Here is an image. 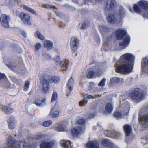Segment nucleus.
Listing matches in <instances>:
<instances>
[{
  "label": "nucleus",
  "mask_w": 148,
  "mask_h": 148,
  "mask_svg": "<svg viewBox=\"0 0 148 148\" xmlns=\"http://www.w3.org/2000/svg\"><path fill=\"white\" fill-rule=\"evenodd\" d=\"M1 109L3 112L7 114L12 113L14 111V108L12 107L6 105H2Z\"/></svg>",
  "instance_id": "obj_18"
},
{
  "label": "nucleus",
  "mask_w": 148,
  "mask_h": 148,
  "mask_svg": "<svg viewBox=\"0 0 148 148\" xmlns=\"http://www.w3.org/2000/svg\"><path fill=\"white\" fill-rule=\"evenodd\" d=\"M64 8H71V6L68 5V4H65L64 5Z\"/></svg>",
  "instance_id": "obj_63"
},
{
  "label": "nucleus",
  "mask_w": 148,
  "mask_h": 148,
  "mask_svg": "<svg viewBox=\"0 0 148 148\" xmlns=\"http://www.w3.org/2000/svg\"><path fill=\"white\" fill-rule=\"evenodd\" d=\"M87 146L88 148H99V145L98 143L96 141H90L87 144Z\"/></svg>",
  "instance_id": "obj_28"
},
{
  "label": "nucleus",
  "mask_w": 148,
  "mask_h": 148,
  "mask_svg": "<svg viewBox=\"0 0 148 148\" xmlns=\"http://www.w3.org/2000/svg\"><path fill=\"white\" fill-rule=\"evenodd\" d=\"M95 40L97 41V42L99 43L100 42V40L99 36L98 35H96L95 38Z\"/></svg>",
  "instance_id": "obj_60"
},
{
  "label": "nucleus",
  "mask_w": 148,
  "mask_h": 148,
  "mask_svg": "<svg viewBox=\"0 0 148 148\" xmlns=\"http://www.w3.org/2000/svg\"><path fill=\"white\" fill-rule=\"evenodd\" d=\"M46 99L45 98H44L42 100L37 99L34 102V103L37 106H42L46 104V103L45 101Z\"/></svg>",
  "instance_id": "obj_30"
},
{
  "label": "nucleus",
  "mask_w": 148,
  "mask_h": 148,
  "mask_svg": "<svg viewBox=\"0 0 148 148\" xmlns=\"http://www.w3.org/2000/svg\"><path fill=\"white\" fill-rule=\"evenodd\" d=\"M23 8L24 9L29 12L32 14H34L36 12V11L34 9L26 5H23Z\"/></svg>",
  "instance_id": "obj_39"
},
{
  "label": "nucleus",
  "mask_w": 148,
  "mask_h": 148,
  "mask_svg": "<svg viewBox=\"0 0 148 148\" xmlns=\"http://www.w3.org/2000/svg\"><path fill=\"white\" fill-rule=\"evenodd\" d=\"M142 16L145 19L147 18L148 19V11L147 12H145V13L142 14Z\"/></svg>",
  "instance_id": "obj_59"
},
{
  "label": "nucleus",
  "mask_w": 148,
  "mask_h": 148,
  "mask_svg": "<svg viewBox=\"0 0 148 148\" xmlns=\"http://www.w3.org/2000/svg\"><path fill=\"white\" fill-rule=\"evenodd\" d=\"M123 129L125 135V141L127 143L131 141L134 137L132 133V130L131 126L128 124L124 125Z\"/></svg>",
  "instance_id": "obj_6"
},
{
  "label": "nucleus",
  "mask_w": 148,
  "mask_h": 148,
  "mask_svg": "<svg viewBox=\"0 0 148 148\" xmlns=\"http://www.w3.org/2000/svg\"><path fill=\"white\" fill-rule=\"evenodd\" d=\"M145 95V93H131L130 94L132 99L137 102L143 100Z\"/></svg>",
  "instance_id": "obj_11"
},
{
  "label": "nucleus",
  "mask_w": 148,
  "mask_h": 148,
  "mask_svg": "<svg viewBox=\"0 0 148 148\" xmlns=\"http://www.w3.org/2000/svg\"><path fill=\"white\" fill-rule=\"evenodd\" d=\"M96 111L95 110L93 112L91 113H87L85 114V116L89 119H90L94 117L95 116Z\"/></svg>",
  "instance_id": "obj_38"
},
{
  "label": "nucleus",
  "mask_w": 148,
  "mask_h": 148,
  "mask_svg": "<svg viewBox=\"0 0 148 148\" xmlns=\"http://www.w3.org/2000/svg\"><path fill=\"white\" fill-rule=\"evenodd\" d=\"M54 11L55 13L56 14L57 16L58 17H62L63 16L62 14L60 12H59L58 10L57 9H54Z\"/></svg>",
  "instance_id": "obj_56"
},
{
  "label": "nucleus",
  "mask_w": 148,
  "mask_h": 148,
  "mask_svg": "<svg viewBox=\"0 0 148 148\" xmlns=\"http://www.w3.org/2000/svg\"><path fill=\"white\" fill-rule=\"evenodd\" d=\"M5 5L8 7L15 5L17 4L21 3V0H6L5 1Z\"/></svg>",
  "instance_id": "obj_22"
},
{
  "label": "nucleus",
  "mask_w": 148,
  "mask_h": 148,
  "mask_svg": "<svg viewBox=\"0 0 148 148\" xmlns=\"http://www.w3.org/2000/svg\"><path fill=\"white\" fill-rule=\"evenodd\" d=\"M57 97L58 95L57 93H53L51 100V102H53L56 100Z\"/></svg>",
  "instance_id": "obj_53"
},
{
  "label": "nucleus",
  "mask_w": 148,
  "mask_h": 148,
  "mask_svg": "<svg viewBox=\"0 0 148 148\" xmlns=\"http://www.w3.org/2000/svg\"><path fill=\"white\" fill-rule=\"evenodd\" d=\"M53 143L51 142H47L46 141H42L40 145V148H51Z\"/></svg>",
  "instance_id": "obj_29"
},
{
  "label": "nucleus",
  "mask_w": 148,
  "mask_h": 148,
  "mask_svg": "<svg viewBox=\"0 0 148 148\" xmlns=\"http://www.w3.org/2000/svg\"><path fill=\"white\" fill-rule=\"evenodd\" d=\"M84 132L83 129H82L80 127L77 126L73 129L71 132L73 136H76L79 134L83 133Z\"/></svg>",
  "instance_id": "obj_20"
},
{
  "label": "nucleus",
  "mask_w": 148,
  "mask_h": 148,
  "mask_svg": "<svg viewBox=\"0 0 148 148\" xmlns=\"http://www.w3.org/2000/svg\"><path fill=\"white\" fill-rule=\"evenodd\" d=\"M74 79L72 77H71L68 81L67 86V89L69 90L68 92H72L73 90V87L74 84Z\"/></svg>",
  "instance_id": "obj_21"
},
{
  "label": "nucleus",
  "mask_w": 148,
  "mask_h": 148,
  "mask_svg": "<svg viewBox=\"0 0 148 148\" xmlns=\"http://www.w3.org/2000/svg\"><path fill=\"white\" fill-rule=\"evenodd\" d=\"M104 63L95 64L88 69L87 75L88 78H95L99 77L103 70L106 68Z\"/></svg>",
  "instance_id": "obj_2"
},
{
  "label": "nucleus",
  "mask_w": 148,
  "mask_h": 148,
  "mask_svg": "<svg viewBox=\"0 0 148 148\" xmlns=\"http://www.w3.org/2000/svg\"><path fill=\"white\" fill-rule=\"evenodd\" d=\"M124 114V112H122V113H121L118 112H115L114 114V117L117 118H121L122 115Z\"/></svg>",
  "instance_id": "obj_46"
},
{
  "label": "nucleus",
  "mask_w": 148,
  "mask_h": 148,
  "mask_svg": "<svg viewBox=\"0 0 148 148\" xmlns=\"http://www.w3.org/2000/svg\"><path fill=\"white\" fill-rule=\"evenodd\" d=\"M129 92H142V90L139 88H134L129 90Z\"/></svg>",
  "instance_id": "obj_47"
},
{
  "label": "nucleus",
  "mask_w": 148,
  "mask_h": 148,
  "mask_svg": "<svg viewBox=\"0 0 148 148\" xmlns=\"http://www.w3.org/2000/svg\"><path fill=\"white\" fill-rule=\"evenodd\" d=\"M10 84L9 81L6 80L4 82V83L2 85V86L5 87H8L10 86Z\"/></svg>",
  "instance_id": "obj_55"
},
{
  "label": "nucleus",
  "mask_w": 148,
  "mask_h": 148,
  "mask_svg": "<svg viewBox=\"0 0 148 148\" xmlns=\"http://www.w3.org/2000/svg\"><path fill=\"white\" fill-rule=\"evenodd\" d=\"M127 110H124L125 111V112L126 113L125 114H127V113H128L129 110V105H128V106L127 108Z\"/></svg>",
  "instance_id": "obj_64"
},
{
  "label": "nucleus",
  "mask_w": 148,
  "mask_h": 148,
  "mask_svg": "<svg viewBox=\"0 0 148 148\" xmlns=\"http://www.w3.org/2000/svg\"><path fill=\"white\" fill-rule=\"evenodd\" d=\"M61 146L63 148H69V145H71V143L70 141H66L65 140H61L60 142Z\"/></svg>",
  "instance_id": "obj_32"
},
{
  "label": "nucleus",
  "mask_w": 148,
  "mask_h": 148,
  "mask_svg": "<svg viewBox=\"0 0 148 148\" xmlns=\"http://www.w3.org/2000/svg\"><path fill=\"white\" fill-rule=\"evenodd\" d=\"M48 79H44L42 82V90L43 92H47L50 88V85Z\"/></svg>",
  "instance_id": "obj_17"
},
{
  "label": "nucleus",
  "mask_w": 148,
  "mask_h": 148,
  "mask_svg": "<svg viewBox=\"0 0 148 148\" xmlns=\"http://www.w3.org/2000/svg\"><path fill=\"white\" fill-rule=\"evenodd\" d=\"M141 69L142 74L148 76V56L142 60Z\"/></svg>",
  "instance_id": "obj_9"
},
{
  "label": "nucleus",
  "mask_w": 148,
  "mask_h": 148,
  "mask_svg": "<svg viewBox=\"0 0 148 148\" xmlns=\"http://www.w3.org/2000/svg\"><path fill=\"white\" fill-rule=\"evenodd\" d=\"M53 112L52 113V116L53 118H56L58 117L59 115V112L58 110H55V108H53L51 111V112H52V111Z\"/></svg>",
  "instance_id": "obj_41"
},
{
  "label": "nucleus",
  "mask_w": 148,
  "mask_h": 148,
  "mask_svg": "<svg viewBox=\"0 0 148 148\" xmlns=\"http://www.w3.org/2000/svg\"><path fill=\"white\" fill-rule=\"evenodd\" d=\"M113 106L112 104L110 103H108L105 106V110L108 113H111L113 110Z\"/></svg>",
  "instance_id": "obj_33"
},
{
  "label": "nucleus",
  "mask_w": 148,
  "mask_h": 148,
  "mask_svg": "<svg viewBox=\"0 0 148 148\" xmlns=\"http://www.w3.org/2000/svg\"><path fill=\"white\" fill-rule=\"evenodd\" d=\"M121 133L119 132L114 131L112 133V136L116 138H118L121 135Z\"/></svg>",
  "instance_id": "obj_43"
},
{
  "label": "nucleus",
  "mask_w": 148,
  "mask_h": 148,
  "mask_svg": "<svg viewBox=\"0 0 148 148\" xmlns=\"http://www.w3.org/2000/svg\"><path fill=\"white\" fill-rule=\"evenodd\" d=\"M43 56L47 60H49L52 58V57L49 55L46 54H43Z\"/></svg>",
  "instance_id": "obj_57"
},
{
  "label": "nucleus",
  "mask_w": 148,
  "mask_h": 148,
  "mask_svg": "<svg viewBox=\"0 0 148 148\" xmlns=\"http://www.w3.org/2000/svg\"><path fill=\"white\" fill-rule=\"evenodd\" d=\"M41 45L40 43H37L35 46V50L36 51H38L41 48Z\"/></svg>",
  "instance_id": "obj_52"
},
{
  "label": "nucleus",
  "mask_w": 148,
  "mask_h": 148,
  "mask_svg": "<svg viewBox=\"0 0 148 148\" xmlns=\"http://www.w3.org/2000/svg\"><path fill=\"white\" fill-rule=\"evenodd\" d=\"M90 25V24L87 21L84 22L82 24L81 28L82 29H85Z\"/></svg>",
  "instance_id": "obj_44"
},
{
  "label": "nucleus",
  "mask_w": 148,
  "mask_h": 148,
  "mask_svg": "<svg viewBox=\"0 0 148 148\" xmlns=\"http://www.w3.org/2000/svg\"><path fill=\"white\" fill-rule=\"evenodd\" d=\"M21 33L22 35L25 37H26L27 36V35L26 33L24 31H21Z\"/></svg>",
  "instance_id": "obj_62"
},
{
  "label": "nucleus",
  "mask_w": 148,
  "mask_h": 148,
  "mask_svg": "<svg viewBox=\"0 0 148 148\" xmlns=\"http://www.w3.org/2000/svg\"><path fill=\"white\" fill-rule=\"evenodd\" d=\"M9 121H10V123L15 122L14 121V119L13 117H11L9 118L7 121L8 123H9Z\"/></svg>",
  "instance_id": "obj_58"
},
{
  "label": "nucleus",
  "mask_w": 148,
  "mask_h": 148,
  "mask_svg": "<svg viewBox=\"0 0 148 148\" xmlns=\"http://www.w3.org/2000/svg\"><path fill=\"white\" fill-rule=\"evenodd\" d=\"M7 66L17 73H18L19 72H20V70L21 69V66H18L15 63H12L11 62L8 63L7 64Z\"/></svg>",
  "instance_id": "obj_14"
},
{
  "label": "nucleus",
  "mask_w": 148,
  "mask_h": 148,
  "mask_svg": "<svg viewBox=\"0 0 148 148\" xmlns=\"http://www.w3.org/2000/svg\"><path fill=\"white\" fill-rule=\"evenodd\" d=\"M44 46L48 50L52 49L53 46V42L50 40H46L44 41Z\"/></svg>",
  "instance_id": "obj_31"
},
{
  "label": "nucleus",
  "mask_w": 148,
  "mask_h": 148,
  "mask_svg": "<svg viewBox=\"0 0 148 148\" xmlns=\"http://www.w3.org/2000/svg\"><path fill=\"white\" fill-rule=\"evenodd\" d=\"M108 21L111 24H120L121 23V20L120 18H118L116 14H109L106 17Z\"/></svg>",
  "instance_id": "obj_10"
},
{
  "label": "nucleus",
  "mask_w": 148,
  "mask_h": 148,
  "mask_svg": "<svg viewBox=\"0 0 148 148\" xmlns=\"http://www.w3.org/2000/svg\"><path fill=\"white\" fill-rule=\"evenodd\" d=\"M2 22V26L5 28H8L9 27V21L10 18L8 16L3 14L1 16Z\"/></svg>",
  "instance_id": "obj_15"
},
{
  "label": "nucleus",
  "mask_w": 148,
  "mask_h": 148,
  "mask_svg": "<svg viewBox=\"0 0 148 148\" xmlns=\"http://www.w3.org/2000/svg\"><path fill=\"white\" fill-rule=\"evenodd\" d=\"M133 10L135 12L138 14H140L142 13V11L138 7L137 4H135L133 5Z\"/></svg>",
  "instance_id": "obj_36"
},
{
  "label": "nucleus",
  "mask_w": 148,
  "mask_h": 148,
  "mask_svg": "<svg viewBox=\"0 0 148 148\" xmlns=\"http://www.w3.org/2000/svg\"><path fill=\"white\" fill-rule=\"evenodd\" d=\"M53 59L56 63L59 64L62 71H65L67 70L69 65L68 61L64 60L60 62V56L58 55L55 56Z\"/></svg>",
  "instance_id": "obj_7"
},
{
  "label": "nucleus",
  "mask_w": 148,
  "mask_h": 148,
  "mask_svg": "<svg viewBox=\"0 0 148 148\" xmlns=\"http://www.w3.org/2000/svg\"><path fill=\"white\" fill-rule=\"evenodd\" d=\"M52 124V122L51 121H47L43 122L42 125L45 127H48Z\"/></svg>",
  "instance_id": "obj_51"
},
{
  "label": "nucleus",
  "mask_w": 148,
  "mask_h": 148,
  "mask_svg": "<svg viewBox=\"0 0 148 148\" xmlns=\"http://www.w3.org/2000/svg\"><path fill=\"white\" fill-rule=\"evenodd\" d=\"M123 79H120L116 77L111 78L110 79L109 86L114 85L116 84L119 83L121 81H123Z\"/></svg>",
  "instance_id": "obj_27"
},
{
  "label": "nucleus",
  "mask_w": 148,
  "mask_h": 148,
  "mask_svg": "<svg viewBox=\"0 0 148 148\" xmlns=\"http://www.w3.org/2000/svg\"><path fill=\"white\" fill-rule=\"evenodd\" d=\"M85 123V120L83 119H79L77 121V125H82L84 124Z\"/></svg>",
  "instance_id": "obj_54"
},
{
  "label": "nucleus",
  "mask_w": 148,
  "mask_h": 148,
  "mask_svg": "<svg viewBox=\"0 0 148 148\" xmlns=\"http://www.w3.org/2000/svg\"><path fill=\"white\" fill-rule=\"evenodd\" d=\"M79 42L77 38L73 36L72 37L70 40V47L71 50L75 51L79 46Z\"/></svg>",
  "instance_id": "obj_12"
},
{
  "label": "nucleus",
  "mask_w": 148,
  "mask_h": 148,
  "mask_svg": "<svg viewBox=\"0 0 148 148\" xmlns=\"http://www.w3.org/2000/svg\"><path fill=\"white\" fill-rule=\"evenodd\" d=\"M44 7L47 9H57L56 7L52 5L49 4H46L43 5Z\"/></svg>",
  "instance_id": "obj_48"
},
{
  "label": "nucleus",
  "mask_w": 148,
  "mask_h": 148,
  "mask_svg": "<svg viewBox=\"0 0 148 148\" xmlns=\"http://www.w3.org/2000/svg\"><path fill=\"white\" fill-rule=\"evenodd\" d=\"M138 5L142 9L147 11L148 10V1L145 0H140L138 2Z\"/></svg>",
  "instance_id": "obj_23"
},
{
  "label": "nucleus",
  "mask_w": 148,
  "mask_h": 148,
  "mask_svg": "<svg viewBox=\"0 0 148 148\" xmlns=\"http://www.w3.org/2000/svg\"><path fill=\"white\" fill-rule=\"evenodd\" d=\"M7 66L17 73H18L19 72H20V70L21 69V66H18L15 63H12L11 62L8 63L7 64Z\"/></svg>",
  "instance_id": "obj_13"
},
{
  "label": "nucleus",
  "mask_w": 148,
  "mask_h": 148,
  "mask_svg": "<svg viewBox=\"0 0 148 148\" xmlns=\"http://www.w3.org/2000/svg\"><path fill=\"white\" fill-rule=\"evenodd\" d=\"M116 5V2L115 0H108L105 3L104 8L105 14H107L108 12L114 8Z\"/></svg>",
  "instance_id": "obj_8"
},
{
  "label": "nucleus",
  "mask_w": 148,
  "mask_h": 148,
  "mask_svg": "<svg viewBox=\"0 0 148 148\" xmlns=\"http://www.w3.org/2000/svg\"><path fill=\"white\" fill-rule=\"evenodd\" d=\"M141 123L144 128H148V114L145 115L141 119Z\"/></svg>",
  "instance_id": "obj_26"
},
{
  "label": "nucleus",
  "mask_w": 148,
  "mask_h": 148,
  "mask_svg": "<svg viewBox=\"0 0 148 148\" xmlns=\"http://www.w3.org/2000/svg\"><path fill=\"white\" fill-rule=\"evenodd\" d=\"M35 37L41 40H43L45 39V37L40 33V32L38 31H36L34 34Z\"/></svg>",
  "instance_id": "obj_34"
},
{
  "label": "nucleus",
  "mask_w": 148,
  "mask_h": 148,
  "mask_svg": "<svg viewBox=\"0 0 148 148\" xmlns=\"http://www.w3.org/2000/svg\"><path fill=\"white\" fill-rule=\"evenodd\" d=\"M95 84L93 82H90L89 84V89L93 90L94 91H98V87H95Z\"/></svg>",
  "instance_id": "obj_42"
},
{
  "label": "nucleus",
  "mask_w": 148,
  "mask_h": 148,
  "mask_svg": "<svg viewBox=\"0 0 148 148\" xmlns=\"http://www.w3.org/2000/svg\"><path fill=\"white\" fill-rule=\"evenodd\" d=\"M20 17L21 20L25 24H29L30 22V16L28 14L21 13L20 14Z\"/></svg>",
  "instance_id": "obj_16"
},
{
  "label": "nucleus",
  "mask_w": 148,
  "mask_h": 148,
  "mask_svg": "<svg viewBox=\"0 0 148 148\" xmlns=\"http://www.w3.org/2000/svg\"><path fill=\"white\" fill-rule=\"evenodd\" d=\"M125 10L122 7L119 11V16L121 19L124 18L125 16Z\"/></svg>",
  "instance_id": "obj_37"
},
{
  "label": "nucleus",
  "mask_w": 148,
  "mask_h": 148,
  "mask_svg": "<svg viewBox=\"0 0 148 148\" xmlns=\"http://www.w3.org/2000/svg\"><path fill=\"white\" fill-rule=\"evenodd\" d=\"M29 143L24 141H16L13 137L8 138L7 140V147L5 148H30Z\"/></svg>",
  "instance_id": "obj_4"
},
{
  "label": "nucleus",
  "mask_w": 148,
  "mask_h": 148,
  "mask_svg": "<svg viewBox=\"0 0 148 148\" xmlns=\"http://www.w3.org/2000/svg\"><path fill=\"white\" fill-rule=\"evenodd\" d=\"M30 85V82L29 81H27L25 82L23 88V90L25 91H27Z\"/></svg>",
  "instance_id": "obj_45"
},
{
  "label": "nucleus",
  "mask_w": 148,
  "mask_h": 148,
  "mask_svg": "<svg viewBox=\"0 0 148 148\" xmlns=\"http://www.w3.org/2000/svg\"><path fill=\"white\" fill-rule=\"evenodd\" d=\"M8 126L9 129L11 130L14 129L15 127V122L10 123V121H9Z\"/></svg>",
  "instance_id": "obj_50"
},
{
  "label": "nucleus",
  "mask_w": 148,
  "mask_h": 148,
  "mask_svg": "<svg viewBox=\"0 0 148 148\" xmlns=\"http://www.w3.org/2000/svg\"><path fill=\"white\" fill-rule=\"evenodd\" d=\"M99 29L101 33L103 36V42L102 48L105 51H107L108 49L106 48L108 47V42L111 40V39L114 37L115 36L112 35L110 37L107 38L106 37L108 34L107 33L109 31L110 29L108 27L105 25L100 26L99 27Z\"/></svg>",
  "instance_id": "obj_5"
},
{
  "label": "nucleus",
  "mask_w": 148,
  "mask_h": 148,
  "mask_svg": "<svg viewBox=\"0 0 148 148\" xmlns=\"http://www.w3.org/2000/svg\"><path fill=\"white\" fill-rule=\"evenodd\" d=\"M132 81V78L130 77L127 78L126 80V82L127 83H130Z\"/></svg>",
  "instance_id": "obj_61"
},
{
  "label": "nucleus",
  "mask_w": 148,
  "mask_h": 148,
  "mask_svg": "<svg viewBox=\"0 0 148 148\" xmlns=\"http://www.w3.org/2000/svg\"><path fill=\"white\" fill-rule=\"evenodd\" d=\"M84 99H83L80 101L79 103V105L81 106H84L86 105L87 103V101L86 99H88L94 98V97L91 95H88L86 94L84 95Z\"/></svg>",
  "instance_id": "obj_19"
},
{
  "label": "nucleus",
  "mask_w": 148,
  "mask_h": 148,
  "mask_svg": "<svg viewBox=\"0 0 148 148\" xmlns=\"http://www.w3.org/2000/svg\"><path fill=\"white\" fill-rule=\"evenodd\" d=\"M106 82V79L105 78H103L100 82L98 84L99 87H103L105 86V82Z\"/></svg>",
  "instance_id": "obj_49"
},
{
  "label": "nucleus",
  "mask_w": 148,
  "mask_h": 148,
  "mask_svg": "<svg viewBox=\"0 0 148 148\" xmlns=\"http://www.w3.org/2000/svg\"><path fill=\"white\" fill-rule=\"evenodd\" d=\"M20 72H19L18 73H21L22 75H25L27 73L26 69L23 65L21 66V68L20 70Z\"/></svg>",
  "instance_id": "obj_40"
},
{
  "label": "nucleus",
  "mask_w": 148,
  "mask_h": 148,
  "mask_svg": "<svg viewBox=\"0 0 148 148\" xmlns=\"http://www.w3.org/2000/svg\"><path fill=\"white\" fill-rule=\"evenodd\" d=\"M54 129L58 132H64L66 131V125L63 124L61 125H56L53 127Z\"/></svg>",
  "instance_id": "obj_24"
},
{
  "label": "nucleus",
  "mask_w": 148,
  "mask_h": 148,
  "mask_svg": "<svg viewBox=\"0 0 148 148\" xmlns=\"http://www.w3.org/2000/svg\"><path fill=\"white\" fill-rule=\"evenodd\" d=\"M101 143L103 145L105 146H111L112 145V143L108 139H105L102 140Z\"/></svg>",
  "instance_id": "obj_35"
},
{
  "label": "nucleus",
  "mask_w": 148,
  "mask_h": 148,
  "mask_svg": "<svg viewBox=\"0 0 148 148\" xmlns=\"http://www.w3.org/2000/svg\"><path fill=\"white\" fill-rule=\"evenodd\" d=\"M115 35L118 40L123 39V42L119 43V45L120 49H125L129 45L131 38L130 36L127 34V31L123 29H119L116 32Z\"/></svg>",
  "instance_id": "obj_3"
},
{
  "label": "nucleus",
  "mask_w": 148,
  "mask_h": 148,
  "mask_svg": "<svg viewBox=\"0 0 148 148\" xmlns=\"http://www.w3.org/2000/svg\"><path fill=\"white\" fill-rule=\"evenodd\" d=\"M46 78L48 80V81L50 83L54 82L57 83L59 82L60 79L59 77L57 76H49L47 75Z\"/></svg>",
  "instance_id": "obj_25"
},
{
  "label": "nucleus",
  "mask_w": 148,
  "mask_h": 148,
  "mask_svg": "<svg viewBox=\"0 0 148 148\" xmlns=\"http://www.w3.org/2000/svg\"><path fill=\"white\" fill-rule=\"evenodd\" d=\"M135 60V56L131 53H127L122 55L119 61L121 65L116 68V72L123 74L130 73L133 70Z\"/></svg>",
  "instance_id": "obj_1"
}]
</instances>
